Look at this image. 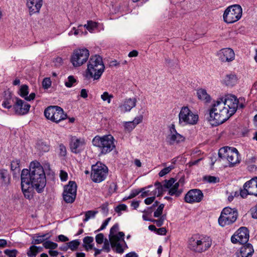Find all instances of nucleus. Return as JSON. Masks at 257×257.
Segmentation results:
<instances>
[{"instance_id":"1","label":"nucleus","mask_w":257,"mask_h":257,"mask_svg":"<svg viewBox=\"0 0 257 257\" xmlns=\"http://www.w3.org/2000/svg\"><path fill=\"white\" fill-rule=\"evenodd\" d=\"M21 188L25 198L33 197V188L38 193L43 191L46 184V178L43 167L40 163L33 161L30 165V169H23L21 176Z\"/></svg>"},{"instance_id":"2","label":"nucleus","mask_w":257,"mask_h":257,"mask_svg":"<svg viewBox=\"0 0 257 257\" xmlns=\"http://www.w3.org/2000/svg\"><path fill=\"white\" fill-rule=\"evenodd\" d=\"M209 121L214 125H218L227 120L231 115L218 99L214 102L209 110Z\"/></svg>"},{"instance_id":"3","label":"nucleus","mask_w":257,"mask_h":257,"mask_svg":"<svg viewBox=\"0 0 257 257\" xmlns=\"http://www.w3.org/2000/svg\"><path fill=\"white\" fill-rule=\"evenodd\" d=\"M104 68L102 58L97 55L92 56L87 64L85 76L88 79L98 80L103 73Z\"/></svg>"},{"instance_id":"4","label":"nucleus","mask_w":257,"mask_h":257,"mask_svg":"<svg viewBox=\"0 0 257 257\" xmlns=\"http://www.w3.org/2000/svg\"><path fill=\"white\" fill-rule=\"evenodd\" d=\"M211 244L212 240L209 237L194 235L189 238L188 247L194 252L201 253L208 250Z\"/></svg>"},{"instance_id":"5","label":"nucleus","mask_w":257,"mask_h":257,"mask_svg":"<svg viewBox=\"0 0 257 257\" xmlns=\"http://www.w3.org/2000/svg\"><path fill=\"white\" fill-rule=\"evenodd\" d=\"M94 146L97 147L101 154L105 155L112 151L115 148L114 139L111 135L103 136H96L92 141Z\"/></svg>"},{"instance_id":"6","label":"nucleus","mask_w":257,"mask_h":257,"mask_svg":"<svg viewBox=\"0 0 257 257\" xmlns=\"http://www.w3.org/2000/svg\"><path fill=\"white\" fill-rule=\"evenodd\" d=\"M218 156L222 160H226L230 167L233 166L240 162L239 153L235 148L223 147L219 149Z\"/></svg>"},{"instance_id":"7","label":"nucleus","mask_w":257,"mask_h":257,"mask_svg":"<svg viewBox=\"0 0 257 257\" xmlns=\"http://www.w3.org/2000/svg\"><path fill=\"white\" fill-rule=\"evenodd\" d=\"M242 10L240 6L234 5L228 7L224 12L223 18L227 24H231L238 21L241 17Z\"/></svg>"},{"instance_id":"8","label":"nucleus","mask_w":257,"mask_h":257,"mask_svg":"<svg viewBox=\"0 0 257 257\" xmlns=\"http://www.w3.org/2000/svg\"><path fill=\"white\" fill-rule=\"evenodd\" d=\"M238 217V212L235 208H224L218 218L219 224L224 227L233 223Z\"/></svg>"},{"instance_id":"9","label":"nucleus","mask_w":257,"mask_h":257,"mask_svg":"<svg viewBox=\"0 0 257 257\" xmlns=\"http://www.w3.org/2000/svg\"><path fill=\"white\" fill-rule=\"evenodd\" d=\"M45 117L53 122L58 123L66 119L67 114L63 109L58 106H49L44 110Z\"/></svg>"},{"instance_id":"10","label":"nucleus","mask_w":257,"mask_h":257,"mask_svg":"<svg viewBox=\"0 0 257 257\" xmlns=\"http://www.w3.org/2000/svg\"><path fill=\"white\" fill-rule=\"evenodd\" d=\"M198 116L194 114L188 106L181 108L179 113V123L182 125H194L197 123Z\"/></svg>"},{"instance_id":"11","label":"nucleus","mask_w":257,"mask_h":257,"mask_svg":"<svg viewBox=\"0 0 257 257\" xmlns=\"http://www.w3.org/2000/svg\"><path fill=\"white\" fill-rule=\"evenodd\" d=\"M218 100L223 103L231 116L235 113L239 103V99L236 96L232 94H227L224 98H219ZM239 106L243 108L244 105L241 103Z\"/></svg>"},{"instance_id":"12","label":"nucleus","mask_w":257,"mask_h":257,"mask_svg":"<svg viewBox=\"0 0 257 257\" xmlns=\"http://www.w3.org/2000/svg\"><path fill=\"white\" fill-rule=\"evenodd\" d=\"M89 56V51L86 48L79 49L73 51L71 57L73 66L77 67L85 63Z\"/></svg>"},{"instance_id":"13","label":"nucleus","mask_w":257,"mask_h":257,"mask_svg":"<svg viewBox=\"0 0 257 257\" xmlns=\"http://www.w3.org/2000/svg\"><path fill=\"white\" fill-rule=\"evenodd\" d=\"M108 174L107 167L100 163L92 166L91 177L93 182L99 183L103 181Z\"/></svg>"},{"instance_id":"14","label":"nucleus","mask_w":257,"mask_h":257,"mask_svg":"<svg viewBox=\"0 0 257 257\" xmlns=\"http://www.w3.org/2000/svg\"><path fill=\"white\" fill-rule=\"evenodd\" d=\"M77 185L75 182L70 181L68 185L64 187L63 198L67 203H73L76 196Z\"/></svg>"},{"instance_id":"15","label":"nucleus","mask_w":257,"mask_h":257,"mask_svg":"<svg viewBox=\"0 0 257 257\" xmlns=\"http://www.w3.org/2000/svg\"><path fill=\"white\" fill-rule=\"evenodd\" d=\"M249 239V231L246 227H241L231 236V241L233 243L245 244Z\"/></svg>"},{"instance_id":"16","label":"nucleus","mask_w":257,"mask_h":257,"mask_svg":"<svg viewBox=\"0 0 257 257\" xmlns=\"http://www.w3.org/2000/svg\"><path fill=\"white\" fill-rule=\"evenodd\" d=\"M184 140L185 137L179 134L175 129V125L172 124L170 126L169 133L166 138L167 142L173 145L183 142Z\"/></svg>"},{"instance_id":"17","label":"nucleus","mask_w":257,"mask_h":257,"mask_svg":"<svg viewBox=\"0 0 257 257\" xmlns=\"http://www.w3.org/2000/svg\"><path fill=\"white\" fill-rule=\"evenodd\" d=\"M165 188L169 189L168 193L171 196L178 197L182 194L183 190L180 189L179 183L172 178L169 180H165L164 183Z\"/></svg>"},{"instance_id":"18","label":"nucleus","mask_w":257,"mask_h":257,"mask_svg":"<svg viewBox=\"0 0 257 257\" xmlns=\"http://www.w3.org/2000/svg\"><path fill=\"white\" fill-rule=\"evenodd\" d=\"M30 107L31 105L28 103L20 98H17L13 109L16 114L23 115L28 113Z\"/></svg>"},{"instance_id":"19","label":"nucleus","mask_w":257,"mask_h":257,"mask_svg":"<svg viewBox=\"0 0 257 257\" xmlns=\"http://www.w3.org/2000/svg\"><path fill=\"white\" fill-rule=\"evenodd\" d=\"M203 194L200 190L194 189L189 190L185 195V201L188 203H199L203 199Z\"/></svg>"},{"instance_id":"20","label":"nucleus","mask_w":257,"mask_h":257,"mask_svg":"<svg viewBox=\"0 0 257 257\" xmlns=\"http://www.w3.org/2000/svg\"><path fill=\"white\" fill-rule=\"evenodd\" d=\"M86 142L83 138H77L75 137L71 139L70 147L71 151L75 154L79 153L84 150Z\"/></svg>"},{"instance_id":"21","label":"nucleus","mask_w":257,"mask_h":257,"mask_svg":"<svg viewBox=\"0 0 257 257\" xmlns=\"http://www.w3.org/2000/svg\"><path fill=\"white\" fill-rule=\"evenodd\" d=\"M118 235H115L110 238V242L112 248L115 247L116 252L121 253L123 252L122 246L120 244V241H123L125 247H127L124 241V233L123 232H119Z\"/></svg>"},{"instance_id":"22","label":"nucleus","mask_w":257,"mask_h":257,"mask_svg":"<svg viewBox=\"0 0 257 257\" xmlns=\"http://www.w3.org/2000/svg\"><path fill=\"white\" fill-rule=\"evenodd\" d=\"M217 56L222 62H230L234 59L235 54L232 49L223 48L217 52Z\"/></svg>"},{"instance_id":"23","label":"nucleus","mask_w":257,"mask_h":257,"mask_svg":"<svg viewBox=\"0 0 257 257\" xmlns=\"http://www.w3.org/2000/svg\"><path fill=\"white\" fill-rule=\"evenodd\" d=\"M137 102V100L135 97L126 98L124 100L123 102L119 105V108L120 111L123 113L129 112L133 108L136 106Z\"/></svg>"},{"instance_id":"24","label":"nucleus","mask_w":257,"mask_h":257,"mask_svg":"<svg viewBox=\"0 0 257 257\" xmlns=\"http://www.w3.org/2000/svg\"><path fill=\"white\" fill-rule=\"evenodd\" d=\"M254 252L252 245L247 243L242 246L239 250L236 252V257H251Z\"/></svg>"},{"instance_id":"25","label":"nucleus","mask_w":257,"mask_h":257,"mask_svg":"<svg viewBox=\"0 0 257 257\" xmlns=\"http://www.w3.org/2000/svg\"><path fill=\"white\" fill-rule=\"evenodd\" d=\"M42 0H27V5L29 10L30 15L39 12L42 6Z\"/></svg>"},{"instance_id":"26","label":"nucleus","mask_w":257,"mask_h":257,"mask_svg":"<svg viewBox=\"0 0 257 257\" xmlns=\"http://www.w3.org/2000/svg\"><path fill=\"white\" fill-rule=\"evenodd\" d=\"M238 78L234 73H230L226 74L222 80L223 84L227 86L232 87L237 84Z\"/></svg>"},{"instance_id":"27","label":"nucleus","mask_w":257,"mask_h":257,"mask_svg":"<svg viewBox=\"0 0 257 257\" xmlns=\"http://www.w3.org/2000/svg\"><path fill=\"white\" fill-rule=\"evenodd\" d=\"M249 188V192L251 195L257 196V177H254L244 183L243 187Z\"/></svg>"},{"instance_id":"28","label":"nucleus","mask_w":257,"mask_h":257,"mask_svg":"<svg viewBox=\"0 0 257 257\" xmlns=\"http://www.w3.org/2000/svg\"><path fill=\"white\" fill-rule=\"evenodd\" d=\"M198 98L205 103L209 102L211 100L210 96L207 93L205 89H199L197 90Z\"/></svg>"},{"instance_id":"29","label":"nucleus","mask_w":257,"mask_h":257,"mask_svg":"<svg viewBox=\"0 0 257 257\" xmlns=\"http://www.w3.org/2000/svg\"><path fill=\"white\" fill-rule=\"evenodd\" d=\"M0 178L4 185H8L10 184V176L7 170H0Z\"/></svg>"},{"instance_id":"30","label":"nucleus","mask_w":257,"mask_h":257,"mask_svg":"<svg viewBox=\"0 0 257 257\" xmlns=\"http://www.w3.org/2000/svg\"><path fill=\"white\" fill-rule=\"evenodd\" d=\"M42 250V248L35 245H32L30 247L27 251V255L29 257H36L37 254Z\"/></svg>"},{"instance_id":"31","label":"nucleus","mask_w":257,"mask_h":257,"mask_svg":"<svg viewBox=\"0 0 257 257\" xmlns=\"http://www.w3.org/2000/svg\"><path fill=\"white\" fill-rule=\"evenodd\" d=\"M156 189L154 191L153 195L154 196H159L161 195L164 191V184L163 185L160 182H156L155 184Z\"/></svg>"},{"instance_id":"32","label":"nucleus","mask_w":257,"mask_h":257,"mask_svg":"<svg viewBox=\"0 0 257 257\" xmlns=\"http://www.w3.org/2000/svg\"><path fill=\"white\" fill-rule=\"evenodd\" d=\"M36 147L41 152H47L50 149L49 146L42 141L38 142Z\"/></svg>"},{"instance_id":"33","label":"nucleus","mask_w":257,"mask_h":257,"mask_svg":"<svg viewBox=\"0 0 257 257\" xmlns=\"http://www.w3.org/2000/svg\"><path fill=\"white\" fill-rule=\"evenodd\" d=\"M8 93H9L8 96L4 99L2 105L4 108L9 109L12 108L13 106H12L11 103L12 96L11 93L10 92Z\"/></svg>"},{"instance_id":"34","label":"nucleus","mask_w":257,"mask_h":257,"mask_svg":"<svg viewBox=\"0 0 257 257\" xmlns=\"http://www.w3.org/2000/svg\"><path fill=\"white\" fill-rule=\"evenodd\" d=\"M83 246L86 249H92L93 245L91 243L93 241V238L91 236H86L83 238Z\"/></svg>"},{"instance_id":"35","label":"nucleus","mask_w":257,"mask_h":257,"mask_svg":"<svg viewBox=\"0 0 257 257\" xmlns=\"http://www.w3.org/2000/svg\"><path fill=\"white\" fill-rule=\"evenodd\" d=\"M43 245L45 248L49 249L50 250L54 249L58 247V244L50 240L44 241Z\"/></svg>"},{"instance_id":"36","label":"nucleus","mask_w":257,"mask_h":257,"mask_svg":"<svg viewBox=\"0 0 257 257\" xmlns=\"http://www.w3.org/2000/svg\"><path fill=\"white\" fill-rule=\"evenodd\" d=\"M152 188V186H149L148 187L143 188L141 189V191L142 193L141 196L142 197H145L148 196H153V193L154 192L153 191H151L149 189Z\"/></svg>"},{"instance_id":"37","label":"nucleus","mask_w":257,"mask_h":257,"mask_svg":"<svg viewBox=\"0 0 257 257\" xmlns=\"http://www.w3.org/2000/svg\"><path fill=\"white\" fill-rule=\"evenodd\" d=\"M98 213L97 211L89 210L87 211L85 213V218L83 219V221L87 222L90 218H93L95 217V215Z\"/></svg>"},{"instance_id":"38","label":"nucleus","mask_w":257,"mask_h":257,"mask_svg":"<svg viewBox=\"0 0 257 257\" xmlns=\"http://www.w3.org/2000/svg\"><path fill=\"white\" fill-rule=\"evenodd\" d=\"M101 99L104 101H107L109 104L111 102V99L113 97V95L109 94L108 92H104L100 96Z\"/></svg>"},{"instance_id":"39","label":"nucleus","mask_w":257,"mask_h":257,"mask_svg":"<svg viewBox=\"0 0 257 257\" xmlns=\"http://www.w3.org/2000/svg\"><path fill=\"white\" fill-rule=\"evenodd\" d=\"M119 229V226L118 224H115L112 226V227L110 228L109 235V240H110V238L112 237V236L115 235H118V234H116V233L118 231Z\"/></svg>"},{"instance_id":"40","label":"nucleus","mask_w":257,"mask_h":257,"mask_svg":"<svg viewBox=\"0 0 257 257\" xmlns=\"http://www.w3.org/2000/svg\"><path fill=\"white\" fill-rule=\"evenodd\" d=\"M84 27H85L90 32H92L94 29L96 28L97 24L96 22L90 21H88L87 24L84 25Z\"/></svg>"},{"instance_id":"41","label":"nucleus","mask_w":257,"mask_h":257,"mask_svg":"<svg viewBox=\"0 0 257 257\" xmlns=\"http://www.w3.org/2000/svg\"><path fill=\"white\" fill-rule=\"evenodd\" d=\"M76 82V80L75 78L72 76H69L65 82V85L67 87H71L73 86V84Z\"/></svg>"},{"instance_id":"42","label":"nucleus","mask_w":257,"mask_h":257,"mask_svg":"<svg viewBox=\"0 0 257 257\" xmlns=\"http://www.w3.org/2000/svg\"><path fill=\"white\" fill-rule=\"evenodd\" d=\"M29 93L28 86L26 85L21 86L20 89V95L25 98Z\"/></svg>"},{"instance_id":"43","label":"nucleus","mask_w":257,"mask_h":257,"mask_svg":"<svg viewBox=\"0 0 257 257\" xmlns=\"http://www.w3.org/2000/svg\"><path fill=\"white\" fill-rule=\"evenodd\" d=\"M69 246V248L72 250H75L77 248L78 246L80 244V242L78 240H74L67 243Z\"/></svg>"},{"instance_id":"44","label":"nucleus","mask_w":257,"mask_h":257,"mask_svg":"<svg viewBox=\"0 0 257 257\" xmlns=\"http://www.w3.org/2000/svg\"><path fill=\"white\" fill-rule=\"evenodd\" d=\"M4 253L9 257H16L18 251L17 249H7L4 250Z\"/></svg>"},{"instance_id":"45","label":"nucleus","mask_w":257,"mask_h":257,"mask_svg":"<svg viewBox=\"0 0 257 257\" xmlns=\"http://www.w3.org/2000/svg\"><path fill=\"white\" fill-rule=\"evenodd\" d=\"M46 236L45 234H43L41 236H38L36 238H33L32 243L34 244H40L44 241V237Z\"/></svg>"},{"instance_id":"46","label":"nucleus","mask_w":257,"mask_h":257,"mask_svg":"<svg viewBox=\"0 0 257 257\" xmlns=\"http://www.w3.org/2000/svg\"><path fill=\"white\" fill-rule=\"evenodd\" d=\"M204 180H206L207 182L210 183H216L219 182V179L218 177L215 176H205L204 177Z\"/></svg>"},{"instance_id":"47","label":"nucleus","mask_w":257,"mask_h":257,"mask_svg":"<svg viewBox=\"0 0 257 257\" xmlns=\"http://www.w3.org/2000/svg\"><path fill=\"white\" fill-rule=\"evenodd\" d=\"M164 208V204H161L157 210L154 212V216L155 217H160L163 212V209Z\"/></svg>"},{"instance_id":"48","label":"nucleus","mask_w":257,"mask_h":257,"mask_svg":"<svg viewBox=\"0 0 257 257\" xmlns=\"http://www.w3.org/2000/svg\"><path fill=\"white\" fill-rule=\"evenodd\" d=\"M124 126L125 130L128 132H131L133 130L136 126L134 124V123L132 121H126L124 123Z\"/></svg>"},{"instance_id":"49","label":"nucleus","mask_w":257,"mask_h":257,"mask_svg":"<svg viewBox=\"0 0 257 257\" xmlns=\"http://www.w3.org/2000/svg\"><path fill=\"white\" fill-rule=\"evenodd\" d=\"M59 155L62 157H64L67 154V150L63 144H61L59 145Z\"/></svg>"},{"instance_id":"50","label":"nucleus","mask_w":257,"mask_h":257,"mask_svg":"<svg viewBox=\"0 0 257 257\" xmlns=\"http://www.w3.org/2000/svg\"><path fill=\"white\" fill-rule=\"evenodd\" d=\"M249 188L247 186L246 187H243V189L240 190V195L242 198H245L248 195H251L249 192Z\"/></svg>"},{"instance_id":"51","label":"nucleus","mask_w":257,"mask_h":257,"mask_svg":"<svg viewBox=\"0 0 257 257\" xmlns=\"http://www.w3.org/2000/svg\"><path fill=\"white\" fill-rule=\"evenodd\" d=\"M42 85L45 89H47L50 87L51 85V81L50 78H44L42 82Z\"/></svg>"},{"instance_id":"52","label":"nucleus","mask_w":257,"mask_h":257,"mask_svg":"<svg viewBox=\"0 0 257 257\" xmlns=\"http://www.w3.org/2000/svg\"><path fill=\"white\" fill-rule=\"evenodd\" d=\"M165 218V217L162 216L158 219H152L151 222L156 223L157 226L160 227L163 225Z\"/></svg>"},{"instance_id":"53","label":"nucleus","mask_w":257,"mask_h":257,"mask_svg":"<svg viewBox=\"0 0 257 257\" xmlns=\"http://www.w3.org/2000/svg\"><path fill=\"white\" fill-rule=\"evenodd\" d=\"M172 169V168L171 167L165 168L159 172V175L160 177H163L164 175L168 174V173H169Z\"/></svg>"},{"instance_id":"54","label":"nucleus","mask_w":257,"mask_h":257,"mask_svg":"<svg viewBox=\"0 0 257 257\" xmlns=\"http://www.w3.org/2000/svg\"><path fill=\"white\" fill-rule=\"evenodd\" d=\"M104 239V235L102 233H100L96 235L95 237L96 242L98 244H101Z\"/></svg>"},{"instance_id":"55","label":"nucleus","mask_w":257,"mask_h":257,"mask_svg":"<svg viewBox=\"0 0 257 257\" xmlns=\"http://www.w3.org/2000/svg\"><path fill=\"white\" fill-rule=\"evenodd\" d=\"M143 115H141L138 116L136 117L132 121V122L134 123V124L136 126L137 125L140 123L143 120Z\"/></svg>"},{"instance_id":"56","label":"nucleus","mask_w":257,"mask_h":257,"mask_svg":"<svg viewBox=\"0 0 257 257\" xmlns=\"http://www.w3.org/2000/svg\"><path fill=\"white\" fill-rule=\"evenodd\" d=\"M126 208L127 206L125 204H122L116 206L115 208V211L117 213H119L121 211L126 210Z\"/></svg>"},{"instance_id":"57","label":"nucleus","mask_w":257,"mask_h":257,"mask_svg":"<svg viewBox=\"0 0 257 257\" xmlns=\"http://www.w3.org/2000/svg\"><path fill=\"white\" fill-rule=\"evenodd\" d=\"M20 160H14L11 163V169L12 170H15L17 168L19 167Z\"/></svg>"},{"instance_id":"58","label":"nucleus","mask_w":257,"mask_h":257,"mask_svg":"<svg viewBox=\"0 0 257 257\" xmlns=\"http://www.w3.org/2000/svg\"><path fill=\"white\" fill-rule=\"evenodd\" d=\"M111 219V218L110 217H109L108 218H107L103 222V223L102 224L100 228L98 229L97 230V231H100L101 230H103L106 227V226L107 225V224H108L109 222L110 221Z\"/></svg>"},{"instance_id":"59","label":"nucleus","mask_w":257,"mask_h":257,"mask_svg":"<svg viewBox=\"0 0 257 257\" xmlns=\"http://www.w3.org/2000/svg\"><path fill=\"white\" fill-rule=\"evenodd\" d=\"M54 62L56 66H60L63 63V59L61 57H58L55 59Z\"/></svg>"},{"instance_id":"60","label":"nucleus","mask_w":257,"mask_h":257,"mask_svg":"<svg viewBox=\"0 0 257 257\" xmlns=\"http://www.w3.org/2000/svg\"><path fill=\"white\" fill-rule=\"evenodd\" d=\"M142 191L140 190H134L130 194V198H133L138 195H139Z\"/></svg>"},{"instance_id":"61","label":"nucleus","mask_w":257,"mask_h":257,"mask_svg":"<svg viewBox=\"0 0 257 257\" xmlns=\"http://www.w3.org/2000/svg\"><path fill=\"white\" fill-rule=\"evenodd\" d=\"M251 216L254 219H257V205L250 209Z\"/></svg>"},{"instance_id":"62","label":"nucleus","mask_w":257,"mask_h":257,"mask_svg":"<svg viewBox=\"0 0 257 257\" xmlns=\"http://www.w3.org/2000/svg\"><path fill=\"white\" fill-rule=\"evenodd\" d=\"M155 196L153 195V196H152V197L147 198L145 200L144 202H145L146 204L149 205V204H151L153 202V201L155 200Z\"/></svg>"},{"instance_id":"63","label":"nucleus","mask_w":257,"mask_h":257,"mask_svg":"<svg viewBox=\"0 0 257 257\" xmlns=\"http://www.w3.org/2000/svg\"><path fill=\"white\" fill-rule=\"evenodd\" d=\"M60 176L61 180L63 181H66L67 179V173L63 171H61Z\"/></svg>"},{"instance_id":"64","label":"nucleus","mask_w":257,"mask_h":257,"mask_svg":"<svg viewBox=\"0 0 257 257\" xmlns=\"http://www.w3.org/2000/svg\"><path fill=\"white\" fill-rule=\"evenodd\" d=\"M166 232L167 230L165 227L160 228L157 230V233L159 235H165Z\"/></svg>"}]
</instances>
